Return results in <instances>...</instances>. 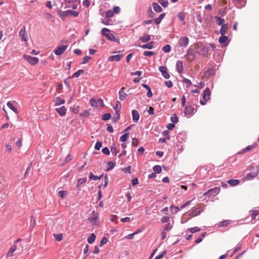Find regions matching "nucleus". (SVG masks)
Segmentation results:
<instances>
[{"label": "nucleus", "instance_id": "338daca9", "mask_svg": "<svg viewBox=\"0 0 259 259\" xmlns=\"http://www.w3.org/2000/svg\"><path fill=\"white\" fill-rule=\"evenodd\" d=\"M111 151L113 154L116 155L118 152V150L115 147H112L111 148Z\"/></svg>", "mask_w": 259, "mask_h": 259}, {"label": "nucleus", "instance_id": "a18cd8bd", "mask_svg": "<svg viewBox=\"0 0 259 259\" xmlns=\"http://www.w3.org/2000/svg\"><path fill=\"white\" fill-rule=\"evenodd\" d=\"M111 117V115L110 113H105L103 115L102 119L103 120H107L110 119Z\"/></svg>", "mask_w": 259, "mask_h": 259}, {"label": "nucleus", "instance_id": "ddd939ff", "mask_svg": "<svg viewBox=\"0 0 259 259\" xmlns=\"http://www.w3.org/2000/svg\"><path fill=\"white\" fill-rule=\"evenodd\" d=\"M159 71L162 74L163 76L166 78L168 79L169 78L170 75L167 72V68L165 66H160L159 68Z\"/></svg>", "mask_w": 259, "mask_h": 259}, {"label": "nucleus", "instance_id": "2eb2a0df", "mask_svg": "<svg viewBox=\"0 0 259 259\" xmlns=\"http://www.w3.org/2000/svg\"><path fill=\"white\" fill-rule=\"evenodd\" d=\"M17 249V245L13 244L6 254V257H11L13 255L14 252Z\"/></svg>", "mask_w": 259, "mask_h": 259}, {"label": "nucleus", "instance_id": "13d9d810", "mask_svg": "<svg viewBox=\"0 0 259 259\" xmlns=\"http://www.w3.org/2000/svg\"><path fill=\"white\" fill-rule=\"evenodd\" d=\"M169 221V218L168 217H163L161 218V221L162 223H167Z\"/></svg>", "mask_w": 259, "mask_h": 259}, {"label": "nucleus", "instance_id": "a211bd4d", "mask_svg": "<svg viewBox=\"0 0 259 259\" xmlns=\"http://www.w3.org/2000/svg\"><path fill=\"white\" fill-rule=\"evenodd\" d=\"M133 120L134 122H137L140 118V115L138 112L136 110H133L132 111Z\"/></svg>", "mask_w": 259, "mask_h": 259}, {"label": "nucleus", "instance_id": "4be33fe9", "mask_svg": "<svg viewBox=\"0 0 259 259\" xmlns=\"http://www.w3.org/2000/svg\"><path fill=\"white\" fill-rule=\"evenodd\" d=\"M202 211V209L200 207H198L194 209L191 212V214L192 216L195 217L199 214H200Z\"/></svg>", "mask_w": 259, "mask_h": 259}, {"label": "nucleus", "instance_id": "2f4dec72", "mask_svg": "<svg viewBox=\"0 0 259 259\" xmlns=\"http://www.w3.org/2000/svg\"><path fill=\"white\" fill-rule=\"evenodd\" d=\"M230 223V221H229V220H225V221H223L221 222H220L219 224V227H227L228 226Z\"/></svg>", "mask_w": 259, "mask_h": 259}, {"label": "nucleus", "instance_id": "f257e3e1", "mask_svg": "<svg viewBox=\"0 0 259 259\" xmlns=\"http://www.w3.org/2000/svg\"><path fill=\"white\" fill-rule=\"evenodd\" d=\"M211 92L209 88H207L203 92L202 100L200 101V103L202 105H204L210 99Z\"/></svg>", "mask_w": 259, "mask_h": 259}, {"label": "nucleus", "instance_id": "e433bc0d", "mask_svg": "<svg viewBox=\"0 0 259 259\" xmlns=\"http://www.w3.org/2000/svg\"><path fill=\"white\" fill-rule=\"evenodd\" d=\"M153 171L155 173L159 174L161 171V167L159 165H155L153 168Z\"/></svg>", "mask_w": 259, "mask_h": 259}, {"label": "nucleus", "instance_id": "f03ea898", "mask_svg": "<svg viewBox=\"0 0 259 259\" xmlns=\"http://www.w3.org/2000/svg\"><path fill=\"white\" fill-rule=\"evenodd\" d=\"M110 32V30L108 28H104L102 29V35L105 36L109 40L115 41L116 38Z\"/></svg>", "mask_w": 259, "mask_h": 259}, {"label": "nucleus", "instance_id": "dca6fc26", "mask_svg": "<svg viewBox=\"0 0 259 259\" xmlns=\"http://www.w3.org/2000/svg\"><path fill=\"white\" fill-rule=\"evenodd\" d=\"M125 88L122 87L119 92V98L120 100H124L127 94L124 92Z\"/></svg>", "mask_w": 259, "mask_h": 259}, {"label": "nucleus", "instance_id": "37998d69", "mask_svg": "<svg viewBox=\"0 0 259 259\" xmlns=\"http://www.w3.org/2000/svg\"><path fill=\"white\" fill-rule=\"evenodd\" d=\"M162 50L165 53L169 52L171 50V47L169 45H166L162 48Z\"/></svg>", "mask_w": 259, "mask_h": 259}, {"label": "nucleus", "instance_id": "423d86ee", "mask_svg": "<svg viewBox=\"0 0 259 259\" xmlns=\"http://www.w3.org/2000/svg\"><path fill=\"white\" fill-rule=\"evenodd\" d=\"M19 35L21 38L22 41H27L28 40V34L26 30L25 26H24L20 29L19 32Z\"/></svg>", "mask_w": 259, "mask_h": 259}, {"label": "nucleus", "instance_id": "a19ab883", "mask_svg": "<svg viewBox=\"0 0 259 259\" xmlns=\"http://www.w3.org/2000/svg\"><path fill=\"white\" fill-rule=\"evenodd\" d=\"M54 236L55 237V240L57 241H60L63 239L62 234H54Z\"/></svg>", "mask_w": 259, "mask_h": 259}, {"label": "nucleus", "instance_id": "6ab92c4d", "mask_svg": "<svg viewBox=\"0 0 259 259\" xmlns=\"http://www.w3.org/2000/svg\"><path fill=\"white\" fill-rule=\"evenodd\" d=\"M228 40V38L227 36L225 35H222L219 39V41L220 44L226 46L227 45V41Z\"/></svg>", "mask_w": 259, "mask_h": 259}, {"label": "nucleus", "instance_id": "3c124183", "mask_svg": "<svg viewBox=\"0 0 259 259\" xmlns=\"http://www.w3.org/2000/svg\"><path fill=\"white\" fill-rule=\"evenodd\" d=\"M114 15V13L112 10H108L106 13V16L107 18H110L113 17Z\"/></svg>", "mask_w": 259, "mask_h": 259}, {"label": "nucleus", "instance_id": "20e7f679", "mask_svg": "<svg viewBox=\"0 0 259 259\" xmlns=\"http://www.w3.org/2000/svg\"><path fill=\"white\" fill-rule=\"evenodd\" d=\"M220 192V187H214L212 189H211L206 192L204 193L203 196H206L207 195H209L210 196H215L217 194H218Z\"/></svg>", "mask_w": 259, "mask_h": 259}, {"label": "nucleus", "instance_id": "0eeeda50", "mask_svg": "<svg viewBox=\"0 0 259 259\" xmlns=\"http://www.w3.org/2000/svg\"><path fill=\"white\" fill-rule=\"evenodd\" d=\"M67 47V45L59 46L54 50V52L56 55H61L64 53Z\"/></svg>", "mask_w": 259, "mask_h": 259}, {"label": "nucleus", "instance_id": "aec40b11", "mask_svg": "<svg viewBox=\"0 0 259 259\" xmlns=\"http://www.w3.org/2000/svg\"><path fill=\"white\" fill-rule=\"evenodd\" d=\"M176 68L178 72L182 73L184 71L183 62L181 61H178L176 64Z\"/></svg>", "mask_w": 259, "mask_h": 259}, {"label": "nucleus", "instance_id": "c85d7f7f", "mask_svg": "<svg viewBox=\"0 0 259 259\" xmlns=\"http://www.w3.org/2000/svg\"><path fill=\"white\" fill-rule=\"evenodd\" d=\"M150 39V35L148 34H144L143 36L140 38V40L143 42H146Z\"/></svg>", "mask_w": 259, "mask_h": 259}, {"label": "nucleus", "instance_id": "412c9836", "mask_svg": "<svg viewBox=\"0 0 259 259\" xmlns=\"http://www.w3.org/2000/svg\"><path fill=\"white\" fill-rule=\"evenodd\" d=\"M15 101H9L7 103V105L8 107L10 109H11L13 111H14L16 113H18L17 109L13 105V103Z\"/></svg>", "mask_w": 259, "mask_h": 259}, {"label": "nucleus", "instance_id": "49530a36", "mask_svg": "<svg viewBox=\"0 0 259 259\" xmlns=\"http://www.w3.org/2000/svg\"><path fill=\"white\" fill-rule=\"evenodd\" d=\"M259 214V211L257 210H253L251 211V217L252 219H255L256 217Z\"/></svg>", "mask_w": 259, "mask_h": 259}, {"label": "nucleus", "instance_id": "cd10ccee", "mask_svg": "<svg viewBox=\"0 0 259 259\" xmlns=\"http://www.w3.org/2000/svg\"><path fill=\"white\" fill-rule=\"evenodd\" d=\"M154 46V42L151 41L147 44L146 45H143L141 47L143 49H151L153 48Z\"/></svg>", "mask_w": 259, "mask_h": 259}, {"label": "nucleus", "instance_id": "7ed1b4c3", "mask_svg": "<svg viewBox=\"0 0 259 259\" xmlns=\"http://www.w3.org/2000/svg\"><path fill=\"white\" fill-rule=\"evenodd\" d=\"M24 59L31 65H35L38 62V59L37 57H32L30 55H24L23 56Z\"/></svg>", "mask_w": 259, "mask_h": 259}, {"label": "nucleus", "instance_id": "de8ad7c7", "mask_svg": "<svg viewBox=\"0 0 259 259\" xmlns=\"http://www.w3.org/2000/svg\"><path fill=\"white\" fill-rule=\"evenodd\" d=\"M217 20V24L219 25H223V23L225 22V20L220 17H216Z\"/></svg>", "mask_w": 259, "mask_h": 259}, {"label": "nucleus", "instance_id": "393cba45", "mask_svg": "<svg viewBox=\"0 0 259 259\" xmlns=\"http://www.w3.org/2000/svg\"><path fill=\"white\" fill-rule=\"evenodd\" d=\"M165 15V13H162L159 15V16L156 19L154 20V22L156 24H159L161 22V20L163 19Z\"/></svg>", "mask_w": 259, "mask_h": 259}, {"label": "nucleus", "instance_id": "b1692460", "mask_svg": "<svg viewBox=\"0 0 259 259\" xmlns=\"http://www.w3.org/2000/svg\"><path fill=\"white\" fill-rule=\"evenodd\" d=\"M102 175H101L100 176L98 177L97 176L94 175L93 173L92 172H90L89 173V178L90 180H92L96 181L97 180H100L102 178Z\"/></svg>", "mask_w": 259, "mask_h": 259}, {"label": "nucleus", "instance_id": "f8f14e48", "mask_svg": "<svg viewBox=\"0 0 259 259\" xmlns=\"http://www.w3.org/2000/svg\"><path fill=\"white\" fill-rule=\"evenodd\" d=\"M257 144L255 143L252 145H249L247 146L245 148L242 149L238 153L239 154H243L246 152H248L250 150H252L253 149L257 147Z\"/></svg>", "mask_w": 259, "mask_h": 259}, {"label": "nucleus", "instance_id": "9b49d317", "mask_svg": "<svg viewBox=\"0 0 259 259\" xmlns=\"http://www.w3.org/2000/svg\"><path fill=\"white\" fill-rule=\"evenodd\" d=\"M61 15L63 17H66L69 15H72L74 17H77L78 15V12L69 10L63 12Z\"/></svg>", "mask_w": 259, "mask_h": 259}, {"label": "nucleus", "instance_id": "f704fd0d", "mask_svg": "<svg viewBox=\"0 0 259 259\" xmlns=\"http://www.w3.org/2000/svg\"><path fill=\"white\" fill-rule=\"evenodd\" d=\"M84 70L82 69H79L75 72L72 76V77H78L80 75L83 73Z\"/></svg>", "mask_w": 259, "mask_h": 259}, {"label": "nucleus", "instance_id": "7c9ffc66", "mask_svg": "<svg viewBox=\"0 0 259 259\" xmlns=\"http://www.w3.org/2000/svg\"><path fill=\"white\" fill-rule=\"evenodd\" d=\"M96 239V235L94 233H92L88 238V242L90 244L93 243Z\"/></svg>", "mask_w": 259, "mask_h": 259}, {"label": "nucleus", "instance_id": "473e14b6", "mask_svg": "<svg viewBox=\"0 0 259 259\" xmlns=\"http://www.w3.org/2000/svg\"><path fill=\"white\" fill-rule=\"evenodd\" d=\"M200 230V229L197 227H195L193 228H190L188 229L187 231H189L190 233H194L197 232Z\"/></svg>", "mask_w": 259, "mask_h": 259}, {"label": "nucleus", "instance_id": "79ce46f5", "mask_svg": "<svg viewBox=\"0 0 259 259\" xmlns=\"http://www.w3.org/2000/svg\"><path fill=\"white\" fill-rule=\"evenodd\" d=\"M91 59H92V57L90 56H86L82 58V61L81 62V64H84L88 63V62L90 61V60H91Z\"/></svg>", "mask_w": 259, "mask_h": 259}, {"label": "nucleus", "instance_id": "4468645a", "mask_svg": "<svg viewBox=\"0 0 259 259\" xmlns=\"http://www.w3.org/2000/svg\"><path fill=\"white\" fill-rule=\"evenodd\" d=\"M123 56V55L122 54L111 56L108 58V61L110 62L119 61Z\"/></svg>", "mask_w": 259, "mask_h": 259}, {"label": "nucleus", "instance_id": "bb28decb", "mask_svg": "<svg viewBox=\"0 0 259 259\" xmlns=\"http://www.w3.org/2000/svg\"><path fill=\"white\" fill-rule=\"evenodd\" d=\"M178 18L181 21L183 22V24H185V14L183 12H180L178 14Z\"/></svg>", "mask_w": 259, "mask_h": 259}, {"label": "nucleus", "instance_id": "bf43d9fd", "mask_svg": "<svg viewBox=\"0 0 259 259\" xmlns=\"http://www.w3.org/2000/svg\"><path fill=\"white\" fill-rule=\"evenodd\" d=\"M107 242V239L106 238V237H103L101 242H100V246H103V245L106 244Z\"/></svg>", "mask_w": 259, "mask_h": 259}, {"label": "nucleus", "instance_id": "4d7b16f0", "mask_svg": "<svg viewBox=\"0 0 259 259\" xmlns=\"http://www.w3.org/2000/svg\"><path fill=\"white\" fill-rule=\"evenodd\" d=\"M154 52H152V51H146L144 52V55L145 56H148V57H151V56H152L153 54H154Z\"/></svg>", "mask_w": 259, "mask_h": 259}, {"label": "nucleus", "instance_id": "5701e85b", "mask_svg": "<svg viewBox=\"0 0 259 259\" xmlns=\"http://www.w3.org/2000/svg\"><path fill=\"white\" fill-rule=\"evenodd\" d=\"M228 29V26L227 24L223 25L220 29V33L221 34V35H225L227 33Z\"/></svg>", "mask_w": 259, "mask_h": 259}, {"label": "nucleus", "instance_id": "052dcab7", "mask_svg": "<svg viewBox=\"0 0 259 259\" xmlns=\"http://www.w3.org/2000/svg\"><path fill=\"white\" fill-rule=\"evenodd\" d=\"M102 151V152L106 155H109L110 154L109 150L107 147L103 148Z\"/></svg>", "mask_w": 259, "mask_h": 259}, {"label": "nucleus", "instance_id": "e2e57ef3", "mask_svg": "<svg viewBox=\"0 0 259 259\" xmlns=\"http://www.w3.org/2000/svg\"><path fill=\"white\" fill-rule=\"evenodd\" d=\"M6 150L8 151L9 153L11 152L12 150V148L11 146L9 144H7L6 145Z\"/></svg>", "mask_w": 259, "mask_h": 259}, {"label": "nucleus", "instance_id": "09e8293b", "mask_svg": "<svg viewBox=\"0 0 259 259\" xmlns=\"http://www.w3.org/2000/svg\"><path fill=\"white\" fill-rule=\"evenodd\" d=\"M120 105V102L118 101L116 102V105L114 106L113 108L115 111L119 112L120 110V107L119 106Z\"/></svg>", "mask_w": 259, "mask_h": 259}, {"label": "nucleus", "instance_id": "39448f33", "mask_svg": "<svg viewBox=\"0 0 259 259\" xmlns=\"http://www.w3.org/2000/svg\"><path fill=\"white\" fill-rule=\"evenodd\" d=\"M197 53L201 55L204 56L207 54V49L206 47L201 44H197L196 45Z\"/></svg>", "mask_w": 259, "mask_h": 259}, {"label": "nucleus", "instance_id": "ea45409f", "mask_svg": "<svg viewBox=\"0 0 259 259\" xmlns=\"http://www.w3.org/2000/svg\"><path fill=\"white\" fill-rule=\"evenodd\" d=\"M119 118H120V113H119V112L115 111V114H114V116H113V117L112 118V120L114 122H116L118 119H119Z\"/></svg>", "mask_w": 259, "mask_h": 259}, {"label": "nucleus", "instance_id": "c9c22d12", "mask_svg": "<svg viewBox=\"0 0 259 259\" xmlns=\"http://www.w3.org/2000/svg\"><path fill=\"white\" fill-rule=\"evenodd\" d=\"M234 1L235 3L236 4V5H239L240 6V7H242V6H244V5L246 3V0H234Z\"/></svg>", "mask_w": 259, "mask_h": 259}, {"label": "nucleus", "instance_id": "5fc2aeb1", "mask_svg": "<svg viewBox=\"0 0 259 259\" xmlns=\"http://www.w3.org/2000/svg\"><path fill=\"white\" fill-rule=\"evenodd\" d=\"M183 82L186 84L187 87H189L192 84L191 80L187 78H184L183 80Z\"/></svg>", "mask_w": 259, "mask_h": 259}, {"label": "nucleus", "instance_id": "a878e982", "mask_svg": "<svg viewBox=\"0 0 259 259\" xmlns=\"http://www.w3.org/2000/svg\"><path fill=\"white\" fill-rule=\"evenodd\" d=\"M154 10L157 12H160L162 11L161 7L157 3H154L152 5Z\"/></svg>", "mask_w": 259, "mask_h": 259}, {"label": "nucleus", "instance_id": "4c0bfd02", "mask_svg": "<svg viewBox=\"0 0 259 259\" xmlns=\"http://www.w3.org/2000/svg\"><path fill=\"white\" fill-rule=\"evenodd\" d=\"M65 103V101L59 97H57L56 99L55 105H60Z\"/></svg>", "mask_w": 259, "mask_h": 259}, {"label": "nucleus", "instance_id": "c756f323", "mask_svg": "<svg viewBox=\"0 0 259 259\" xmlns=\"http://www.w3.org/2000/svg\"><path fill=\"white\" fill-rule=\"evenodd\" d=\"M239 180H229L227 183L230 185L232 186H235L239 184Z\"/></svg>", "mask_w": 259, "mask_h": 259}, {"label": "nucleus", "instance_id": "c03bdc74", "mask_svg": "<svg viewBox=\"0 0 259 259\" xmlns=\"http://www.w3.org/2000/svg\"><path fill=\"white\" fill-rule=\"evenodd\" d=\"M90 103V105L92 107H96L98 106L97 102L94 98L91 99Z\"/></svg>", "mask_w": 259, "mask_h": 259}, {"label": "nucleus", "instance_id": "603ef678", "mask_svg": "<svg viewBox=\"0 0 259 259\" xmlns=\"http://www.w3.org/2000/svg\"><path fill=\"white\" fill-rule=\"evenodd\" d=\"M102 142H100V141H97L96 143V145H95V149L97 150H100V149L101 148V147H102Z\"/></svg>", "mask_w": 259, "mask_h": 259}, {"label": "nucleus", "instance_id": "72a5a7b5", "mask_svg": "<svg viewBox=\"0 0 259 259\" xmlns=\"http://www.w3.org/2000/svg\"><path fill=\"white\" fill-rule=\"evenodd\" d=\"M87 181V179L86 178H80V179H79L78 180H77V185L76 186L78 188L81 185L85 183Z\"/></svg>", "mask_w": 259, "mask_h": 259}, {"label": "nucleus", "instance_id": "69168bd1", "mask_svg": "<svg viewBox=\"0 0 259 259\" xmlns=\"http://www.w3.org/2000/svg\"><path fill=\"white\" fill-rule=\"evenodd\" d=\"M172 226L170 225V223H168L165 226L164 228V231H169L171 229Z\"/></svg>", "mask_w": 259, "mask_h": 259}, {"label": "nucleus", "instance_id": "6e6552de", "mask_svg": "<svg viewBox=\"0 0 259 259\" xmlns=\"http://www.w3.org/2000/svg\"><path fill=\"white\" fill-rule=\"evenodd\" d=\"M187 59L189 61H193L195 58V54L194 51L192 49H190L188 50L187 53L186 55Z\"/></svg>", "mask_w": 259, "mask_h": 259}, {"label": "nucleus", "instance_id": "864d4df0", "mask_svg": "<svg viewBox=\"0 0 259 259\" xmlns=\"http://www.w3.org/2000/svg\"><path fill=\"white\" fill-rule=\"evenodd\" d=\"M170 120L174 123H177L178 121V117L176 114H175L170 117Z\"/></svg>", "mask_w": 259, "mask_h": 259}, {"label": "nucleus", "instance_id": "8fccbe9b", "mask_svg": "<svg viewBox=\"0 0 259 259\" xmlns=\"http://www.w3.org/2000/svg\"><path fill=\"white\" fill-rule=\"evenodd\" d=\"M128 137V134L125 133L123 134L120 138V141L121 142H125Z\"/></svg>", "mask_w": 259, "mask_h": 259}, {"label": "nucleus", "instance_id": "58836bf2", "mask_svg": "<svg viewBox=\"0 0 259 259\" xmlns=\"http://www.w3.org/2000/svg\"><path fill=\"white\" fill-rule=\"evenodd\" d=\"M44 16L47 19H48L52 21H54V17L51 14H50L49 13H45L44 14Z\"/></svg>", "mask_w": 259, "mask_h": 259}, {"label": "nucleus", "instance_id": "9d476101", "mask_svg": "<svg viewBox=\"0 0 259 259\" xmlns=\"http://www.w3.org/2000/svg\"><path fill=\"white\" fill-rule=\"evenodd\" d=\"M194 108L191 106H188L185 108L184 113L186 116L190 117L193 114Z\"/></svg>", "mask_w": 259, "mask_h": 259}, {"label": "nucleus", "instance_id": "680f3d73", "mask_svg": "<svg viewBox=\"0 0 259 259\" xmlns=\"http://www.w3.org/2000/svg\"><path fill=\"white\" fill-rule=\"evenodd\" d=\"M120 9L119 7L118 6H115L113 8V13H115V14H119L120 13Z\"/></svg>", "mask_w": 259, "mask_h": 259}, {"label": "nucleus", "instance_id": "f3484780", "mask_svg": "<svg viewBox=\"0 0 259 259\" xmlns=\"http://www.w3.org/2000/svg\"><path fill=\"white\" fill-rule=\"evenodd\" d=\"M56 110L61 116H64L66 113V109L64 106L57 108Z\"/></svg>", "mask_w": 259, "mask_h": 259}, {"label": "nucleus", "instance_id": "1a4fd4ad", "mask_svg": "<svg viewBox=\"0 0 259 259\" xmlns=\"http://www.w3.org/2000/svg\"><path fill=\"white\" fill-rule=\"evenodd\" d=\"M189 38L186 36L181 37L179 40V44L181 47H187L188 45Z\"/></svg>", "mask_w": 259, "mask_h": 259}, {"label": "nucleus", "instance_id": "774afa93", "mask_svg": "<svg viewBox=\"0 0 259 259\" xmlns=\"http://www.w3.org/2000/svg\"><path fill=\"white\" fill-rule=\"evenodd\" d=\"M109 167L107 168L108 170H111L114 166V164L112 162H109L108 163Z\"/></svg>", "mask_w": 259, "mask_h": 259}, {"label": "nucleus", "instance_id": "6e6d98bb", "mask_svg": "<svg viewBox=\"0 0 259 259\" xmlns=\"http://www.w3.org/2000/svg\"><path fill=\"white\" fill-rule=\"evenodd\" d=\"M170 210L174 213H177L179 210V208L177 206H174L171 205L170 207Z\"/></svg>", "mask_w": 259, "mask_h": 259}, {"label": "nucleus", "instance_id": "0e129e2a", "mask_svg": "<svg viewBox=\"0 0 259 259\" xmlns=\"http://www.w3.org/2000/svg\"><path fill=\"white\" fill-rule=\"evenodd\" d=\"M175 125L174 123H168L166 125V127L169 130H172L175 127Z\"/></svg>", "mask_w": 259, "mask_h": 259}]
</instances>
